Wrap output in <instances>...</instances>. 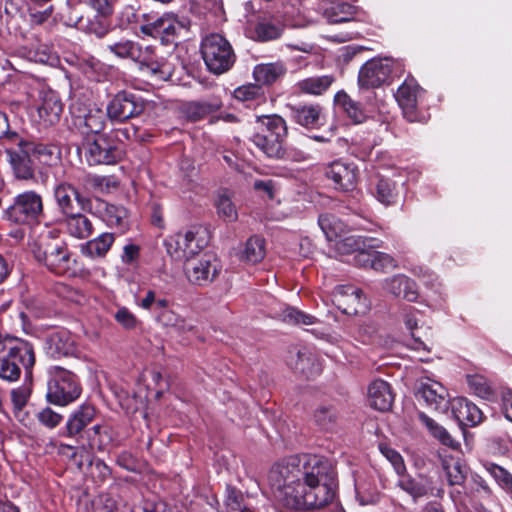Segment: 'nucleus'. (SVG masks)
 Segmentation results:
<instances>
[{"instance_id": "nucleus-34", "label": "nucleus", "mask_w": 512, "mask_h": 512, "mask_svg": "<svg viewBox=\"0 0 512 512\" xmlns=\"http://www.w3.org/2000/svg\"><path fill=\"white\" fill-rule=\"evenodd\" d=\"M192 237V230L187 231L185 233H177L175 236L170 237L165 241V246L167 248V252L178 260H186L189 259V241Z\"/></svg>"}, {"instance_id": "nucleus-31", "label": "nucleus", "mask_w": 512, "mask_h": 512, "mask_svg": "<svg viewBox=\"0 0 512 512\" xmlns=\"http://www.w3.org/2000/svg\"><path fill=\"white\" fill-rule=\"evenodd\" d=\"M115 241L113 233L104 232L81 246V253L89 258H103Z\"/></svg>"}, {"instance_id": "nucleus-29", "label": "nucleus", "mask_w": 512, "mask_h": 512, "mask_svg": "<svg viewBox=\"0 0 512 512\" xmlns=\"http://www.w3.org/2000/svg\"><path fill=\"white\" fill-rule=\"evenodd\" d=\"M291 117L299 125L306 128H316L321 124L322 108L319 105L291 106Z\"/></svg>"}, {"instance_id": "nucleus-46", "label": "nucleus", "mask_w": 512, "mask_h": 512, "mask_svg": "<svg viewBox=\"0 0 512 512\" xmlns=\"http://www.w3.org/2000/svg\"><path fill=\"white\" fill-rule=\"evenodd\" d=\"M283 25L280 22L261 19L255 27V37L259 41H270L280 37Z\"/></svg>"}, {"instance_id": "nucleus-56", "label": "nucleus", "mask_w": 512, "mask_h": 512, "mask_svg": "<svg viewBox=\"0 0 512 512\" xmlns=\"http://www.w3.org/2000/svg\"><path fill=\"white\" fill-rule=\"evenodd\" d=\"M376 197L385 205L394 203L396 198L395 184L389 179H380L376 186Z\"/></svg>"}, {"instance_id": "nucleus-50", "label": "nucleus", "mask_w": 512, "mask_h": 512, "mask_svg": "<svg viewBox=\"0 0 512 512\" xmlns=\"http://www.w3.org/2000/svg\"><path fill=\"white\" fill-rule=\"evenodd\" d=\"M483 467L501 488L512 495V475L507 470L491 462L484 463Z\"/></svg>"}, {"instance_id": "nucleus-7", "label": "nucleus", "mask_w": 512, "mask_h": 512, "mask_svg": "<svg viewBox=\"0 0 512 512\" xmlns=\"http://www.w3.org/2000/svg\"><path fill=\"white\" fill-rule=\"evenodd\" d=\"M47 399L55 405H67L76 400L81 393L76 376L59 366L49 368Z\"/></svg>"}, {"instance_id": "nucleus-38", "label": "nucleus", "mask_w": 512, "mask_h": 512, "mask_svg": "<svg viewBox=\"0 0 512 512\" xmlns=\"http://www.w3.org/2000/svg\"><path fill=\"white\" fill-rule=\"evenodd\" d=\"M399 478L397 480V486L409 494L414 501H417L419 498H422L428 495L430 491V487L427 482L416 480L410 475L404 472L403 474H398Z\"/></svg>"}, {"instance_id": "nucleus-19", "label": "nucleus", "mask_w": 512, "mask_h": 512, "mask_svg": "<svg viewBox=\"0 0 512 512\" xmlns=\"http://www.w3.org/2000/svg\"><path fill=\"white\" fill-rule=\"evenodd\" d=\"M357 167L352 163L334 161L326 169V176L332 180L335 188L342 191H351L356 186Z\"/></svg>"}, {"instance_id": "nucleus-12", "label": "nucleus", "mask_w": 512, "mask_h": 512, "mask_svg": "<svg viewBox=\"0 0 512 512\" xmlns=\"http://www.w3.org/2000/svg\"><path fill=\"white\" fill-rule=\"evenodd\" d=\"M54 199L59 211L65 216L76 210L80 211L92 210V201L90 198L83 196L70 183L62 181L54 187Z\"/></svg>"}, {"instance_id": "nucleus-22", "label": "nucleus", "mask_w": 512, "mask_h": 512, "mask_svg": "<svg viewBox=\"0 0 512 512\" xmlns=\"http://www.w3.org/2000/svg\"><path fill=\"white\" fill-rule=\"evenodd\" d=\"M450 404L452 414L459 424L473 427L482 422V411L467 398H454Z\"/></svg>"}, {"instance_id": "nucleus-1", "label": "nucleus", "mask_w": 512, "mask_h": 512, "mask_svg": "<svg viewBox=\"0 0 512 512\" xmlns=\"http://www.w3.org/2000/svg\"><path fill=\"white\" fill-rule=\"evenodd\" d=\"M335 472L322 456H292L274 464L268 483L276 502L290 511L320 509L335 497Z\"/></svg>"}, {"instance_id": "nucleus-36", "label": "nucleus", "mask_w": 512, "mask_h": 512, "mask_svg": "<svg viewBox=\"0 0 512 512\" xmlns=\"http://www.w3.org/2000/svg\"><path fill=\"white\" fill-rule=\"evenodd\" d=\"M335 250L342 255L355 254L361 248H372V240L359 235H348L338 238L334 242Z\"/></svg>"}, {"instance_id": "nucleus-49", "label": "nucleus", "mask_w": 512, "mask_h": 512, "mask_svg": "<svg viewBox=\"0 0 512 512\" xmlns=\"http://www.w3.org/2000/svg\"><path fill=\"white\" fill-rule=\"evenodd\" d=\"M467 383L471 393L480 398L489 400L494 396L493 388L488 380L482 375H467Z\"/></svg>"}, {"instance_id": "nucleus-23", "label": "nucleus", "mask_w": 512, "mask_h": 512, "mask_svg": "<svg viewBox=\"0 0 512 512\" xmlns=\"http://www.w3.org/2000/svg\"><path fill=\"white\" fill-rule=\"evenodd\" d=\"M419 90L420 88L414 80H406L395 94V99L401 107L404 116L410 122L417 120L415 110Z\"/></svg>"}, {"instance_id": "nucleus-16", "label": "nucleus", "mask_w": 512, "mask_h": 512, "mask_svg": "<svg viewBox=\"0 0 512 512\" xmlns=\"http://www.w3.org/2000/svg\"><path fill=\"white\" fill-rule=\"evenodd\" d=\"M96 203L97 210L95 214L108 227L116 230L119 234H124L130 229V216L125 207L110 204L101 199H96Z\"/></svg>"}, {"instance_id": "nucleus-62", "label": "nucleus", "mask_w": 512, "mask_h": 512, "mask_svg": "<svg viewBox=\"0 0 512 512\" xmlns=\"http://www.w3.org/2000/svg\"><path fill=\"white\" fill-rule=\"evenodd\" d=\"M206 232L198 228L196 230H192V237H189L191 241H189V259L197 254L200 250H202L206 244Z\"/></svg>"}, {"instance_id": "nucleus-32", "label": "nucleus", "mask_w": 512, "mask_h": 512, "mask_svg": "<svg viewBox=\"0 0 512 512\" xmlns=\"http://www.w3.org/2000/svg\"><path fill=\"white\" fill-rule=\"evenodd\" d=\"M286 72L285 66L280 63L259 64L254 68L253 76L258 84L269 85L276 82Z\"/></svg>"}, {"instance_id": "nucleus-63", "label": "nucleus", "mask_w": 512, "mask_h": 512, "mask_svg": "<svg viewBox=\"0 0 512 512\" xmlns=\"http://www.w3.org/2000/svg\"><path fill=\"white\" fill-rule=\"evenodd\" d=\"M115 320L125 329L131 330L137 327L138 320L135 315L126 307H120L115 315Z\"/></svg>"}, {"instance_id": "nucleus-45", "label": "nucleus", "mask_w": 512, "mask_h": 512, "mask_svg": "<svg viewBox=\"0 0 512 512\" xmlns=\"http://www.w3.org/2000/svg\"><path fill=\"white\" fill-rule=\"evenodd\" d=\"M87 439L91 447L104 449L113 440V433L109 426L96 424L90 429L86 430Z\"/></svg>"}, {"instance_id": "nucleus-59", "label": "nucleus", "mask_w": 512, "mask_h": 512, "mask_svg": "<svg viewBox=\"0 0 512 512\" xmlns=\"http://www.w3.org/2000/svg\"><path fill=\"white\" fill-rule=\"evenodd\" d=\"M20 137L17 132L10 130L7 115L0 112V141L5 145H10L13 142H19Z\"/></svg>"}, {"instance_id": "nucleus-28", "label": "nucleus", "mask_w": 512, "mask_h": 512, "mask_svg": "<svg viewBox=\"0 0 512 512\" xmlns=\"http://www.w3.org/2000/svg\"><path fill=\"white\" fill-rule=\"evenodd\" d=\"M26 149L30 151L33 160L43 165H54L60 161L61 152L58 146L49 143H36L26 140Z\"/></svg>"}, {"instance_id": "nucleus-3", "label": "nucleus", "mask_w": 512, "mask_h": 512, "mask_svg": "<svg viewBox=\"0 0 512 512\" xmlns=\"http://www.w3.org/2000/svg\"><path fill=\"white\" fill-rule=\"evenodd\" d=\"M258 131L252 136L253 144L269 158L282 155L283 141L287 136L285 120L278 115L258 117Z\"/></svg>"}, {"instance_id": "nucleus-21", "label": "nucleus", "mask_w": 512, "mask_h": 512, "mask_svg": "<svg viewBox=\"0 0 512 512\" xmlns=\"http://www.w3.org/2000/svg\"><path fill=\"white\" fill-rule=\"evenodd\" d=\"M96 409L93 405L84 403L75 409L68 417L63 435L74 438L80 436L85 428L94 420Z\"/></svg>"}, {"instance_id": "nucleus-58", "label": "nucleus", "mask_w": 512, "mask_h": 512, "mask_svg": "<svg viewBox=\"0 0 512 512\" xmlns=\"http://www.w3.org/2000/svg\"><path fill=\"white\" fill-rule=\"evenodd\" d=\"M397 267L396 260L389 254L375 250L372 260V269L379 272H387Z\"/></svg>"}, {"instance_id": "nucleus-40", "label": "nucleus", "mask_w": 512, "mask_h": 512, "mask_svg": "<svg viewBox=\"0 0 512 512\" xmlns=\"http://www.w3.org/2000/svg\"><path fill=\"white\" fill-rule=\"evenodd\" d=\"M266 254L265 240L260 236L250 237L241 252V260L256 264L262 261Z\"/></svg>"}, {"instance_id": "nucleus-41", "label": "nucleus", "mask_w": 512, "mask_h": 512, "mask_svg": "<svg viewBox=\"0 0 512 512\" xmlns=\"http://www.w3.org/2000/svg\"><path fill=\"white\" fill-rule=\"evenodd\" d=\"M314 423L324 431H332L338 420V412L331 404H321L313 414Z\"/></svg>"}, {"instance_id": "nucleus-14", "label": "nucleus", "mask_w": 512, "mask_h": 512, "mask_svg": "<svg viewBox=\"0 0 512 512\" xmlns=\"http://www.w3.org/2000/svg\"><path fill=\"white\" fill-rule=\"evenodd\" d=\"M332 301L344 314L356 315L368 309L362 290L353 285H338L332 294Z\"/></svg>"}, {"instance_id": "nucleus-51", "label": "nucleus", "mask_w": 512, "mask_h": 512, "mask_svg": "<svg viewBox=\"0 0 512 512\" xmlns=\"http://www.w3.org/2000/svg\"><path fill=\"white\" fill-rule=\"evenodd\" d=\"M282 319L288 324L300 326H309L318 323V319L313 315L304 313L293 307H287L283 310Z\"/></svg>"}, {"instance_id": "nucleus-44", "label": "nucleus", "mask_w": 512, "mask_h": 512, "mask_svg": "<svg viewBox=\"0 0 512 512\" xmlns=\"http://www.w3.org/2000/svg\"><path fill=\"white\" fill-rule=\"evenodd\" d=\"M214 205L218 216L225 222H234L238 218V213L231 196L227 191H220L215 197Z\"/></svg>"}, {"instance_id": "nucleus-57", "label": "nucleus", "mask_w": 512, "mask_h": 512, "mask_svg": "<svg viewBox=\"0 0 512 512\" xmlns=\"http://www.w3.org/2000/svg\"><path fill=\"white\" fill-rule=\"evenodd\" d=\"M263 91L260 85H244L234 91V97L242 102H248L262 98Z\"/></svg>"}, {"instance_id": "nucleus-26", "label": "nucleus", "mask_w": 512, "mask_h": 512, "mask_svg": "<svg viewBox=\"0 0 512 512\" xmlns=\"http://www.w3.org/2000/svg\"><path fill=\"white\" fill-rule=\"evenodd\" d=\"M63 225L68 235L83 240L90 237L94 231L92 221L81 212H72L65 215Z\"/></svg>"}, {"instance_id": "nucleus-8", "label": "nucleus", "mask_w": 512, "mask_h": 512, "mask_svg": "<svg viewBox=\"0 0 512 512\" xmlns=\"http://www.w3.org/2000/svg\"><path fill=\"white\" fill-rule=\"evenodd\" d=\"M143 18L145 22L139 26L141 33L153 38H159L165 45L174 43L180 31L185 27L184 24L171 13H164L161 16L143 14Z\"/></svg>"}, {"instance_id": "nucleus-35", "label": "nucleus", "mask_w": 512, "mask_h": 512, "mask_svg": "<svg viewBox=\"0 0 512 512\" xmlns=\"http://www.w3.org/2000/svg\"><path fill=\"white\" fill-rule=\"evenodd\" d=\"M106 116L107 113L100 108H91L84 116H78L79 125L83 124L82 133L100 135L105 127Z\"/></svg>"}, {"instance_id": "nucleus-6", "label": "nucleus", "mask_w": 512, "mask_h": 512, "mask_svg": "<svg viewBox=\"0 0 512 512\" xmlns=\"http://www.w3.org/2000/svg\"><path fill=\"white\" fill-rule=\"evenodd\" d=\"M35 363L33 347L26 341H18L8 348L5 356L0 358V378L7 382H15L19 379L21 369L26 375H31V369Z\"/></svg>"}, {"instance_id": "nucleus-43", "label": "nucleus", "mask_w": 512, "mask_h": 512, "mask_svg": "<svg viewBox=\"0 0 512 512\" xmlns=\"http://www.w3.org/2000/svg\"><path fill=\"white\" fill-rule=\"evenodd\" d=\"M333 82V76L324 75L303 79L297 83V87L303 93L321 95L329 89Z\"/></svg>"}, {"instance_id": "nucleus-25", "label": "nucleus", "mask_w": 512, "mask_h": 512, "mask_svg": "<svg viewBox=\"0 0 512 512\" xmlns=\"http://www.w3.org/2000/svg\"><path fill=\"white\" fill-rule=\"evenodd\" d=\"M368 401L376 410L387 411L394 401V394L388 382L376 379L368 386Z\"/></svg>"}, {"instance_id": "nucleus-13", "label": "nucleus", "mask_w": 512, "mask_h": 512, "mask_svg": "<svg viewBox=\"0 0 512 512\" xmlns=\"http://www.w3.org/2000/svg\"><path fill=\"white\" fill-rule=\"evenodd\" d=\"M391 58H374L367 61L360 69L358 83L362 88H376L386 83L392 73Z\"/></svg>"}, {"instance_id": "nucleus-10", "label": "nucleus", "mask_w": 512, "mask_h": 512, "mask_svg": "<svg viewBox=\"0 0 512 512\" xmlns=\"http://www.w3.org/2000/svg\"><path fill=\"white\" fill-rule=\"evenodd\" d=\"M145 109L142 97L121 91L117 93L107 105V116L111 121L124 122L139 116Z\"/></svg>"}, {"instance_id": "nucleus-39", "label": "nucleus", "mask_w": 512, "mask_h": 512, "mask_svg": "<svg viewBox=\"0 0 512 512\" xmlns=\"http://www.w3.org/2000/svg\"><path fill=\"white\" fill-rule=\"evenodd\" d=\"M354 7L348 3L330 1L322 6L323 16L329 23H342L350 20Z\"/></svg>"}, {"instance_id": "nucleus-15", "label": "nucleus", "mask_w": 512, "mask_h": 512, "mask_svg": "<svg viewBox=\"0 0 512 512\" xmlns=\"http://www.w3.org/2000/svg\"><path fill=\"white\" fill-rule=\"evenodd\" d=\"M10 166L18 179L28 180L34 176V160L26 149V140L20 137L19 142H13L6 148Z\"/></svg>"}, {"instance_id": "nucleus-20", "label": "nucleus", "mask_w": 512, "mask_h": 512, "mask_svg": "<svg viewBox=\"0 0 512 512\" xmlns=\"http://www.w3.org/2000/svg\"><path fill=\"white\" fill-rule=\"evenodd\" d=\"M36 109L45 126L53 125L60 119L62 103L56 92L43 89L39 91Z\"/></svg>"}, {"instance_id": "nucleus-55", "label": "nucleus", "mask_w": 512, "mask_h": 512, "mask_svg": "<svg viewBox=\"0 0 512 512\" xmlns=\"http://www.w3.org/2000/svg\"><path fill=\"white\" fill-rule=\"evenodd\" d=\"M225 505L227 512H248V507L244 503L243 494L233 487L228 486L226 489Z\"/></svg>"}, {"instance_id": "nucleus-30", "label": "nucleus", "mask_w": 512, "mask_h": 512, "mask_svg": "<svg viewBox=\"0 0 512 512\" xmlns=\"http://www.w3.org/2000/svg\"><path fill=\"white\" fill-rule=\"evenodd\" d=\"M420 422L425 426L430 436L440 442L442 445L447 446L453 450L460 447V443L455 440L445 427L440 425L434 419L421 412L418 415Z\"/></svg>"}, {"instance_id": "nucleus-52", "label": "nucleus", "mask_w": 512, "mask_h": 512, "mask_svg": "<svg viewBox=\"0 0 512 512\" xmlns=\"http://www.w3.org/2000/svg\"><path fill=\"white\" fill-rule=\"evenodd\" d=\"M217 109L218 106L216 104L196 101L187 104L185 108V114L190 120L197 121L211 114Z\"/></svg>"}, {"instance_id": "nucleus-48", "label": "nucleus", "mask_w": 512, "mask_h": 512, "mask_svg": "<svg viewBox=\"0 0 512 512\" xmlns=\"http://www.w3.org/2000/svg\"><path fill=\"white\" fill-rule=\"evenodd\" d=\"M443 469L450 485H461L466 478V467L460 459H445Z\"/></svg>"}, {"instance_id": "nucleus-4", "label": "nucleus", "mask_w": 512, "mask_h": 512, "mask_svg": "<svg viewBox=\"0 0 512 512\" xmlns=\"http://www.w3.org/2000/svg\"><path fill=\"white\" fill-rule=\"evenodd\" d=\"M43 210L42 196L29 190L13 198V202L3 212V219L12 224L31 226L39 223Z\"/></svg>"}, {"instance_id": "nucleus-18", "label": "nucleus", "mask_w": 512, "mask_h": 512, "mask_svg": "<svg viewBox=\"0 0 512 512\" xmlns=\"http://www.w3.org/2000/svg\"><path fill=\"white\" fill-rule=\"evenodd\" d=\"M381 286L386 293L409 302H415L419 296L416 282L404 274L385 278Z\"/></svg>"}, {"instance_id": "nucleus-47", "label": "nucleus", "mask_w": 512, "mask_h": 512, "mask_svg": "<svg viewBox=\"0 0 512 512\" xmlns=\"http://www.w3.org/2000/svg\"><path fill=\"white\" fill-rule=\"evenodd\" d=\"M288 364L294 370L306 375L314 373L313 355L306 349H299L295 354H291Z\"/></svg>"}, {"instance_id": "nucleus-53", "label": "nucleus", "mask_w": 512, "mask_h": 512, "mask_svg": "<svg viewBox=\"0 0 512 512\" xmlns=\"http://www.w3.org/2000/svg\"><path fill=\"white\" fill-rule=\"evenodd\" d=\"M418 312L419 311L417 309H415L414 307H411V306L405 307L402 311L403 323H404L405 327L407 328V330L410 331L411 336L413 337V339L415 341L416 349L425 348V344L420 340L419 337H417L415 335V330L418 328V318H417Z\"/></svg>"}, {"instance_id": "nucleus-5", "label": "nucleus", "mask_w": 512, "mask_h": 512, "mask_svg": "<svg viewBox=\"0 0 512 512\" xmlns=\"http://www.w3.org/2000/svg\"><path fill=\"white\" fill-rule=\"evenodd\" d=\"M201 54L207 69L216 75L230 70L236 60L231 44L220 34H210L202 40Z\"/></svg>"}, {"instance_id": "nucleus-37", "label": "nucleus", "mask_w": 512, "mask_h": 512, "mask_svg": "<svg viewBox=\"0 0 512 512\" xmlns=\"http://www.w3.org/2000/svg\"><path fill=\"white\" fill-rule=\"evenodd\" d=\"M318 224L329 242H335L346 233V225L332 214L320 215Z\"/></svg>"}, {"instance_id": "nucleus-61", "label": "nucleus", "mask_w": 512, "mask_h": 512, "mask_svg": "<svg viewBox=\"0 0 512 512\" xmlns=\"http://www.w3.org/2000/svg\"><path fill=\"white\" fill-rule=\"evenodd\" d=\"M31 396V388L28 385H21L11 391V402L13 409L24 408Z\"/></svg>"}, {"instance_id": "nucleus-60", "label": "nucleus", "mask_w": 512, "mask_h": 512, "mask_svg": "<svg viewBox=\"0 0 512 512\" xmlns=\"http://www.w3.org/2000/svg\"><path fill=\"white\" fill-rule=\"evenodd\" d=\"M380 451L386 457V459L392 464L397 475L406 472L404 460L396 450L388 446H380Z\"/></svg>"}, {"instance_id": "nucleus-9", "label": "nucleus", "mask_w": 512, "mask_h": 512, "mask_svg": "<svg viewBox=\"0 0 512 512\" xmlns=\"http://www.w3.org/2000/svg\"><path fill=\"white\" fill-rule=\"evenodd\" d=\"M84 151L89 165L114 164L123 156L122 149L113 144L105 135L88 137L84 144Z\"/></svg>"}, {"instance_id": "nucleus-33", "label": "nucleus", "mask_w": 512, "mask_h": 512, "mask_svg": "<svg viewBox=\"0 0 512 512\" xmlns=\"http://www.w3.org/2000/svg\"><path fill=\"white\" fill-rule=\"evenodd\" d=\"M334 101L354 123H362L366 119L367 116L361 104L351 99L346 92L336 93Z\"/></svg>"}, {"instance_id": "nucleus-2", "label": "nucleus", "mask_w": 512, "mask_h": 512, "mask_svg": "<svg viewBox=\"0 0 512 512\" xmlns=\"http://www.w3.org/2000/svg\"><path fill=\"white\" fill-rule=\"evenodd\" d=\"M105 49L120 59H129L139 63L140 69L157 80H169L175 70L173 55L158 57L151 46L143 48L139 43L122 38L107 43Z\"/></svg>"}, {"instance_id": "nucleus-42", "label": "nucleus", "mask_w": 512, "mask_h": 512, "mask_svg": "<svg viewBox=\"0 0 512 512\" xmlns=\"http://www.w3.org/2000/svg\"><path fill=\"white\" fill-rule=\"evenodd\" d=\"M158 321L165 327H168L177 333L191 331L194 327L190 320L169 309H164L159 313Z\"/></svg>"}, {"instance_id": "nucleus-11", "label": "nucleus", "mask_w": 512, "mask_h": 512, "mask_svg": "<svg viewBox=\"0 0 512 512\" xmlns=\"http://www.w3.org/2000/svg\"><path fill=\"white\" fill-rule=\"evenodd\" d=\"M220 268L218 259L212 254L188 260L184 267L188 280L200 286L211 283L219 274Z\"/></svg>"}, {"instance_id": "nucleus-17", "label": "nucleus", "mask_w": 512, "mask_h": 512, "mask_svg": "<svg viewBox=\"0 0 512 512\" xmlns=\"http://www.w3.org/2000/svg\"><path fill=\"white\" fill-rule=\"evenodd\" d=\"M417 397L422 399L427 406L441 412H445L451 403L447 389L441 383L431 379L420 382Z\"/></svg>"}, {"instance_id": "nucleus-27", "label": "nucleus", "mask_w": 512, "mask_h": 512, "mask_svg": "<svg viewBox=\"0 0 512 512\" xmlns=\"http://www.w3.org/2000/svg\"><path fill=\"white\" fill-rule=\"evenodd\" d=\"M74 349V340L67 331L54 332L46 340V353L55 359L73 354Z\"/></svg>"}, {"instance_id": "nucleus-54", "label": "nucleus", "mask_w": 512, "mask_h": 512, "mask_svg": "<svg viewBox=\"0 0 512 512\" xmlns=\"http://www.w3.org/2000/svg\"><path fill=\"white\" fill-rule=\"evenodd\" d=\"M85 185L97 192H108L117 187V181L111 176L87 175Z\"/></svg>"}, {"instance_id": "nucleus-64", "label": "nucleus", "mask_w": 512, "mask_h": 512, "mask_svg": "<svg viewBox=\"0 0 512 512\" xmlns=\"http://www.w3.org/2000/svg\"><path fill=\"white\" fill-rule=\"evenodd\" d=\"M37 418L42 425L49 429L57 427L62 421V415L56 413L49 407L42 409L38 413Z\"/></svg>"}, {"instance_id": "nucleus-24", "label": "nucleus", "mask_w": 512, "mask_h": 512, "mask_svg": "<svg viewBox=\"0 0 512 512\" xmlns=\"http://www.w3.org/2000/svg\"><path fill=\"white\" fill-rule=\"evenodd\" d=\"M45 266L58 275H64L71 269V258L68 249L63 244L49 245L44 251Z\"/></svg>"}]
</instances>
